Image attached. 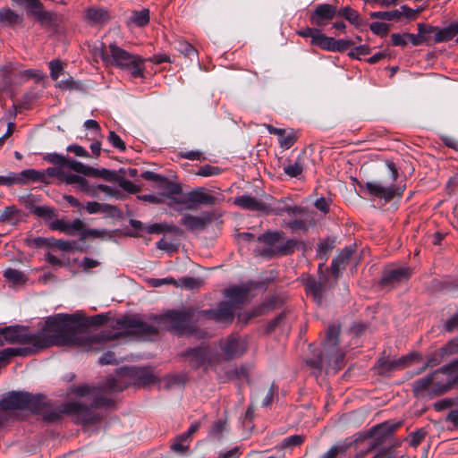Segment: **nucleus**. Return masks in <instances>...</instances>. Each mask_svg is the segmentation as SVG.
Instances as JSON below:
<instances>
[{"mask_svg": "<svg viewBox=\"0 0 458 458\" xmlns=\"http://www.w3.org/2000/svg\"><path fill=\"white\" fill-rule=\"evenodd\" d=\"M79 326L77 315L58 314L49 317L41 331L32 334L28 328L20 326L0 329V345L5 344H28L30 352L54 344H61L68 340Z\"/></svg>", "mask_w": 458, "mask_h": 458, "instance_id": "obj_1", "label": "nucleus"}, {"mask_svg": "<svg viewBox=\"0 0 458 458\" xmlns=\"http://www.w3.org/2000/svg\"><path fill=\"white\" fill-rule=\"evenodd\" d=\"M458 385V359L444 365L431 376L416 380L413 391L417 395L430 397L445 394Z\"/></svg>", "mask_w": 458, "mask_h": 458, "instance_id": "obj_2", "label": "nucleus"}, {"mask_svg": "<svg viewBox=\"0 0 458 458\" xmlns=\"http://www.w3.org/2000/svg\"><path fill=\"white\" fill-rule=\"evenodd\" d=\"M102 59L107 64L129 71L134 78L141 77L145 70L144 60L140 56L128 53L114 43L109 45L108 50L103 51Z\"/></svg>", "mask_w": 458, "mask_h": 458, "instance_id": "obj_3", "label": "nucleus"}, {"mask_svg": "<svg viewBox=\"0 0 458 458\" xmlns=\"http://www.w3.org/2000/svg\"><path fill=\"white\" fill-rule=\"evenodd\" d=\"M458 352V340L453 339L445 345L437 350L433 356L428 358V361H424L422 356L418 352H411L409 355L403 356V367H408L411 364H418L416 371L413 374H420L428 366L438 364L445 356Z\"/></svg>", "mask_w": 458, "mask_h": 458, "instance_id": "obj_4", "label": "nucleus"}, {"mask_svg": "<svg viewBox=\"0 0 458 458\" xmlns=\"http://www.w3.org/2000/svg\"><path fill=\"white\" fill-rule=\"evenodd\" d=\"M398 423L385 422L374 427L369 432L359 436L354 444V449L363 451L376 448L382 442L389 438L397 429Z\"/></svg>", "mask_w": 458, "mask_h": 458, "instance_id": "obj_5", "label": "nucleus"}, {"mask_svg": "<svg viewBox=\"0 0 458 458\" xmlns=\"http://www.w3.org/2000/svg\"><path fill=\"white\" fill-rule=\"evenodd\" d=\"M215 198L204 188H197L190 191L177 204L182 205L186 209H196L199 205H213Z\"/></svg>", "mask_w": 458, "mask_h": 458, "instance_id": "obj_6", "label": "nucleus"}, {"mask_svg": "<svg viewBox=\"0 0 458 458\" xmlns=\"http://www.w3.org/2000/svg\"><path fill=\"white\" fill-rule=\"evenodd\" d=\"M34 397L27 393L11 392L0 401V408L3 410H23L31 408Z\"/></svg>", "mask_w": 458, "mask_h": 458, "instance_id": "obj_7", "label": "nucleus"}, {"mask_svg": "<svg viewBox=\"0 0 458 458\" xmlns=\"http://www.w3.org/2000/svg\"><path fill=\"white\" fill-rule=\"evenodd\" d=\"M436 30L432 25L424 23L418 24V34L403 33V46L411 43L414 47L426 44L432 45V33Z\"/></svg>", "mask_w": 458, "mask_h": 458, "instance_id": "obj_8", "label": "nucleus"}, {"mask_svg": "<svg viewBox=\"0 0 458 458\" xmlns=\"http://www.w3.org/2000/svg\"><path fill=\"white\" fill-rule=\"evenodd\" d=\"M155 189L160 191V196L163 199H168L167 205L174 208L177 201L180 200L179 195L182 193V187L180 184L171 182L165 177H162L157 184L155 185Z\"/></svg>", "mask_w": 458, "mask_h": 458, "instance_id": "obj_9", "label": "nucleus"}, {"mask_svg": "<svg viewBox=\"0 0 458 458\" xmlns=\"http://www.w3.org/2000/svg\"><path fill=\"white\" fill-rule=\"evenodd\" d=\"M221 355L225 359H233L242 355L246 351V343L243 339L230 336L221 341Z\"/></svg>", "mask_w": 458, "mask_h": 458, "instance_id": "obj_10", "label": "nucleus"}, {"mask_svg": "<svg viewBox=\"0 0 458 458\" xmlns=\"http://www.w3.org/2000/svg\"><path fill=\"white\" fill-rule=\"evenodd\" d=\"M360 188L365 193L384 199L386 201L392 199L396 192V188L383 186L378 182H367L365 184H360Z\"/></svg>", "mask_w": 458, "mask_h": 458, "instance_id": "obj_11", "label": "nucleus"}, {"mask_svg": "<svg viewBox=\"0 0 458 458\" xmlns=\"http://www.w3.org/2000/svg\"><path fill=\"white\" fill-rule=\"evenodd\" d=\"M85 225L82 220L76 218L73 221H65L63 219H55L50 223V228L68 235H74L76 233L83 231Z\"/></svg>", "mask_w": 458, "mask_h": 458, "instance_id": "obj_12", "label": "nucleus"}, {"mask_svg": "<svg viewBox=\"0 0 458 458\" xmlns=\"http://www.w3.org/2000/svg\"><path fill=\"white\" fill-rule=\"evenodd\" d=\"M314 45L330 51H344L347 49L351 43L345 40H335L333 38L325 36L320 30L315 38Z\"/></svg>", "mask_w": 458, "mask_h": 458, "instance_id": "obj_13", "label": "nucleus"}, {"mask_svg": "<svg viewBox=\"0 0 458 458\" xmlns=\"http://www.w3.org/2000/svg\"><path fill=\"white\" fill-rule=\"evenodd\" d=\"M335 13L336 8L335 6L331 4H320L316 8L315 12L311 15V23L321 26L332 20Z\"/></svg>", "mask_w": 458, "mask_h": 458, "instance_id": "obj_14", "label": "nucleus"}, {"mask_svg": "<svg viewBox=\"0 0 458 458\" xmlns=\"http://www.w3.org/2000/svg\"><path fill=\"white\" fill-rule=\"evenodd\" d=\"M436 30L432 34V44H437L441 42H447L453 39L458 34V21L452 22L449 26L439 29L438 27L433 26Z\"/></svg>", "mask_w": 458, "mask_h": 458, "instance_id": "obj_15", "label": "nucleus"}, {"mask_svg": "<svg viewBox=\"0 0 458 458\" xmlns=\"http://www.w3.org/2000/svg\"><path fill=\"white\" fill-rule=\"evenodd\" d=\"M298 210L299 208L297 207L291 205L290 200L281 199L273 200L268 204L267 203V210H264V212L275 215H283L284 213L292 215Z\"/></svg>", "mask_w": 458, "mask_h": 458, "instance_id": "obj_16", "label": "nucleus"}, {"mask_svg": "<svg viewBox=\"0 0 458 458\" xmlns=\"http://www.w3.org/2000/svg\"><path fill=\"white\" fill-rule=\"evenodd\" d=\"M64 168H68L70 170H72V171L81 174L83 175L93 176V177L103 176L107 172L106 169L99 171L96 168L88 166V165L82 164L81 162H79L76 160H70V159H67Z\"/></svg>", "mask_w": 458, "mask_h": 458, "instance_id": "obj_17", "label": "nucleus"}, {"mask_svg": "<svg viewBox=\"0 0 458 458\" xmlns=\"http://www.w3.org/2000/svg\"><path fill=\"white\" fill-rule=\"evenodd\" d=\"M234 309L235 307L233 304L223 301L219 304L217 310L208 312V315L217 322L227 323L232 321Z\"/></svg>", "mask_w": 458, "mask_h": 458, "instance_id": "obj_18", "label": "nucleus"}, {"mask_svg": "<svg viewBox=\"0 0 458 458\" xmlns=\"http://www.w3.org/2000/svg\"><path fill=\"white\" fill-rule=\"evenodd\" d=\"M266 238L270 239L269 241H275L276 253H286L295 244L293 241L286 240L281 232L267 233Z\"/></svg>", "mask_w": 458, "mask_h": 458, "instance_id": "obj_19", "label": "nucleus"}, {"mask_svg": "<svg viewBox=\"0 0 458 458\" xmlns=\"http://www.w3.org/2000/svg\"><path fill=\"white\" fill-rule=\"evenodd\" d=\"M210 222L209 216L203 214L201 216H192L186 214L182 216L181 224L189 230H200Z\"/></svg>", "mask_w": 458, "mask_h": 458, "instance_id": "obj_20", "label": "nucleus"}, {"mask_svg": "<svg viewBox=\"0 0 458 458\" xmlns=\"http://www.w3.org/2000/svg\"><path fill=\"white\" fill-rule=\"evenodd\" d=\"M126 373L134 377L136 383L142 386L149 385L157 379L154 372L145 368H133L126 370Z\"/></svg>", "mask_w": 458, "mask_h": 458, "instance_id": "obj_21", "label": "nucleus"}, {"mask_svg": "<svg viewBox=\"0 0 458 458\" xmlns=\"http://www.w3.org/2000/svg\"><path fill=\"white\" fill-rule=\"evenodd\" d=\"M234 204L237 206L248 209V210H257V211H264L267 210V203H263L256 199L254 197L250 195H242L237 197L233 200Z\"/></svg>", "mask_w": 458, "mask_h": 458, "instance_id": "obj_22", "label": "nucleus"}, {"mask_svg": "<svg viewBox=\"0 0 458 458\" xmlns=\"http://www.w3.org/2000/svg\"><path fill=\"white\" fill-rule=\"evenodd\" d=\"M78 190L84 192L86 195L89 197H97L98 191H101L103 192L111 194L112 190L109 186L105 184H98V185H92L89 184V182L84 178L81 177V179L78 182V184L76 185Z\"/></svg>", "mask_w": 458, "mask_h": 458, "instance_id": "obj_23", "label": "nucleus"}, {"mask_svg": "<svg viewBox=\"0 0 458 458\" xmlns=\"http://www.w3.org/2000/svg\"><path fill=\"white\" fill-rule=\"evenodd\" d=\"M49 69H50V74L51 78L54 81H56V86L61 89H68L71 88L72 85V78L58 81L63 70L64 65L63 64L58 60H53L49 63Z\"/></svg>", "mask_w": 458, "mask_h": 458, "instance_id": "obj_24", "label": "nucleus"}, {"mask_svg": "<svg viewBox=\"0 0 458 458\" xmlns=\"http://www.w3.org/2000/svg\"><path fill=\"white\" fill-rule=\"evenodd\" d=\"M165 323L170 324L171 327L176 330H182L186 322V315L182 312L171 311L162 318Z\"/></svg>", "mask_w": 458, "mask_h": 458, "instance_id": "obj_25", "label": "nucleus"}, {"mask_svg": "<svg viewBox=\"0 0 458 458\" xmlns=\"http://www.w3.org/2000/svg\"><path fill=\"white\" fill-rule=\"evenodd\" d=\"M4 276L8 283L14 286L23 285L28 280L27 276L23 272L14 268L4 270Z\"/></svg>", "mask_w": 458, "mask_h": 458, "instance_id": "obj_26", "label": "nucleus"}, {"mask_svg": "<svg viewBox=\"0 0 458 458\" xmlns=\"http://www.w3.org/2000/svg\"><path fill=\"white\" fill-rule=\"evenodd\" d=\"M247 296V291L243 287H232L226 290L225 298L227 299L226 302L233 304L235 307V304L242 302Z\"/></svg>", "mask_w": 458, "mask_h": 458, "instance_id": "obj_27", "label": "nucleus"}, {"mask_svg": "<svg viewBox=\"0 0 458 458\" xmlns=\"http://www.w3.org/2000/svg\"><path fill=\"white\" fill-rule=\"evenodd\" d=\"M352 250L344 249L333 259L331 268L335 276H337L339 271L344 267L345 262L352 256Z\"/></svg>", "mask_w": 458, "mask_h": 458, "instance_id": "obj_28", "label": "nucleus"}, {"mask_svg": "<svg viewBox=\"0 0 458 458\" xmlns=\"http://www.w3.org/2000/svg\"><path fill=\"white\" fill-rule=\"evenodd\" d=\"M28 12L37 20L44 21L49 19L48 14L44 12L43 5L38 0H28Z\"/></svg>", "mask_w": 458, "mask_h": 458, "instance_id": "obj_29", "label": "nucleus"}, {"mask_svg": "<svg viewBox=\"0 0 458 458\" xmlns=\"http://www.w3.org/2000/svg\"><path fill=\"white\" fill-rule=\"evenodd\" d=\"M149 21V11L148 9H141L138 11H132L130 22L137 27L146 26Z\"/></svg>", "mask_w": 458, "mask_h": 458, "instance_id": "obj_30", "label": "nucleus"}, {"mask_svg": "<svg viewBox=\"0 0 458 458\" xmlns=\"http://www.w3.org/2000/svg\"><path fill=\"white\" fill-rule=\"evenodd\" d=\"M47 174L50 176H60L67 184L77 185L81 175L74 174H66L64 171L57 168H47Z\"/></svg>", "mask_w": 458, "mask_h": 458, "instance_id": "obj_31", "label": "nucleus"}, {"mask_svg": "<svg viewBox=\"0 0 458 458\" xmlns=\"http://www.w3.org/2000/svg\"><path fill=\"white\" fill-rule=\"evenodd\" d=\"M87 17L95 23L105 22L110 18L107 11L103 8H89L87 11Z\"/></svg>", "mask_w": 458, "mask_h": 458, "instance_id": "obj_32", "label": "nucleus"}, {"mask_svg": "<svg viewBox=\"0 0 458 458\" xmlns=\"http://www.w3.org/2000/svg\"><path fill=\"white\" fill-rule=\"evenodd\" d=\"M18 177L20 179V183H26L30 181L38 182L43 180L44 173L34 169H26L19 173Z\"/></svg>", "mask_w": 458, "mask_h": 458, "instance_id": "obj_33", "label": "nucleus"}, {"mask_svg": "<svg viewBox=\"0 0 458 458\" xmlns=\"http://www.w3.org/2000/svg\"><path fill=\"white\" fill-rule=\"evenodd\" d=\"M352 448V443L350 444H340L331 447L326 454L320 458H336L351 451Z\"/></svg>", "mask_w": 458, "mask_h": 458, "instance_id": "obj_34", "label": "nucleus"}, {"mask_svg": "<svg viewBox=\"0 0 458 458\" xmlns=\"http://www.w3.org/2000/svg\"><path fill=\"white\" fill-rule=\"evenodd\" d=\"M18 217L19 210L13 206H9L3 210L0 222L13 225L18 221Z\"/></svg>", "mask_w": 458, "mask_h": 458, "instance_id": "obj_35", "label": "nucleus"}, {"mask_svg": "<svg viewBox=\"0 0 458 458\" xmlns=\"http://www.w3.org/2000/svg\"><path fill=\"white\" fill-rule=\"evenodd\" d=\"M451 407H458V394L455 396L446 397L435 403L434 408L440 411Z\"/></svg>", "mask_w": 458, "mask_h": 458, "instance_id": "obj_36", "label": "nucleus"}, {"mask_svg": "<svg viewBox=\"0 0 458 458\" xmlns=\"http://www.w3.org/2000/svg\"><path fill=\"white\" fill-rule=\"evenodd\" d=\"M401 280V269L399 267L387 268L382 277V284H388Z\"/></svg>", "mask_w": 458, "mask_h": 458, "instance_id": "obj_37", "label": "nucleus"}, {"mask_svg": "<svg viewBox=\"0 0 458 458\" xmlns=\"http://www.w3.org/2000/svg\"><path fill=\"white\" fill-rule=\"evenodd\" d=\"M370 17L383 21H399L401 18V13L397 10L389 12H374L370 13Z\"/></svg>", "mask_w": 458, "mask_h": 458, "instance_id": "obj_38", "label": "nucleus"}, {"mask_svg": "<svg viewBox=\"0 0 458 458\" xmlns=\"http://www.w3.org/2000/svg\"><path fill=\"white\" fill-rule=\"evenodd\" d=\"M202 284L201 280L191 278V277H183L177 281L176 287L185 288V289H195L199 288Z\"/></svg>", "mask_w": 458, "mask_h": 458, "instance_id": "obj_39", "label": "nucleus"}, {"mask_svg": "<svg viewBox=\"0 0 458 458\" xmlns=\"http://www.w3.org/2000/svg\"><path fill=\"white\" fill-rule=\"evenodd\" d=\"M302 170L303 166L300 160H296L294 163H290L284 166V172L291 177H296L300 175Z\"/></svg>", "mask_w": 458, "mask_h": 458, "instance_id": "obj_40", "label": "nucleus"}, {"mask_svg": "<svg viewBox=\"0 0 458 458\" xmlns=\"http://www.w3.org/2000/svg\"><path fill=\"white\" fill-rule=\"evenodd\" d=\"M128 327L134 328L135 332H143V333H148L153 334L156 333V329H154L152 327H149L146 325L145 323L137 320V319H131L128 322Z\"/></svg>", "mask_w": 458, "mask_h": 458, "instance_id": "obj_41", "label": "nucleus"}, {"mask_svg": "<svg viewBox=\"0 0 458 458\" xmlns=\"http://www.w3.org/2000/svg\"><path fill=\"white\" fill-rule=\"evenodd\" d=\"M259 242L263 245L264 250L261 254L272 255L276 254L275 241H269L266 238V233L258 238Z\"/></svg>", "mask_w": 458, "mask_h": 458, "instance_id": "obj_42", "label": "nucleus"}, {"mask_svg": "<svg viewBox=\"0 0 458 458\" xmlns=\"http://www.w3.org/2000/svg\"><path fill=\"white\" fill-rule=\"evenodd\" d=\"M303 440H304V437L301 435L290 436L288 437H285L282 441L281 447L282 448L293 447V446L301 445L303 442Z\"/></svg>", "mask_w": 458, "mask_h": 458, "instance_id": "obj_43", "label": "nucleus"}, {"mask_svg": "<svg viewBox=\"0 0 458 458\" xmlns=\"http://www.w3.org/2000/svg\"><path fill=\"white\" fill-rule=\"evenodd\" d=\"M221 172V169L217 166L206 165L201 166L199 171L197 172V175L199 176H214L219 174Z\"/></svg>", "mask_w": 458, "mask_h": 458, "instance_id": "obj_44", "label": "nucleus"}, {"mask_svg": "<svg viewBox=\"0 0 458 458\" xmlns=\"http://www.w3.org/2000/svg\"><path fill=\"white\" fill-rule=\"evenodd\" d=\"M171 447L174 452L183 454L189 448V439L182 440L181 435L174 440Z\"/></svg>", "mask_w": 458, "mask_h": 458, "instance_id": "obj_45", "label": "nucleus"}, {"mask_svg": "<svg viewBox=\"0 0 458 458\" xmlns=\"http://www.w3.org/2000/svg\"><path fill=\"white\" fill-rule=\"evenodd\" d=\"M18 15L10 9H3L0 11V20L9 24L15 23L18 21Z\"/></svg>", "mask_w": 458, "mask_h": 458, "instance_id": "obj_46", "label": "nucleus"}, {"mask_svg": "<svg viewBox=\"0 0 458 458\" xmlns=\"http://www.w3.org/2000/svg\"><path fill=\"white\" fill-rule=\"evenodd\" d=\"M370 30L377 35L384 36L388 32L389 27L384 21H375L370 24Z\"/></svg>", "mask_w": 458, "mask_h": 458, "instance_id": "obj_47", "label": "nucleus"}, {"mask_svg": "<svg viewBox=\"0 0 458 458\" xmlns=\"http://www.w3.org/2000/svg\"><path fill=\"white\" fill-rule=\"evenodd\" d=\"M22 353L23 352H21V351L20 349H14V348H6V349L0 350V363L6 362L13 356H15L17 354H22Z\"/></svg>", "mask_w": 458, "mask_h": 458, "instance_id": "obj_48", "label": "nucleus"}, {"mask_svg": "<svg viewBox=\"0 0 458 458\" xmlns=\"http://www.w3.org/2000/svg\"><path fill=\"white\" fill-rule=\"evenodd\" d=\"M191 357L195 359L198 364L204 363L205 360L209 357V352L206 349L199 348L191 353Z\"/></svg>", "mask_w": 458, "mask_h": 458, "instance_id": "obj_49", "label": "nucleus"}, {"mask_svg": "<svg viewBox=\"0 0 458 458\" xmlns=\"http://www.w3.org/2000/svg\"><path fill=\"white\" fill-rule=\"evenodd\" d=\"M20 179L18 177V174L15 173H10L7 175H0V185H13V184H19Z\"/></svg>", "mask_w": 458, "mask_h": 458, "instance_id": "obj_50", "label": "nucleus"}, {"mask_svg": "<svg viewBox=\"0 0 458 458\" xmlns=\"http://www.w3.org/2000/svg\"><path fill=\"white\" fill-rule=\"evenodd\" d=\"M425 436H426V433L422 429L415 431V432H411L410 434V445L414 447L419 445L424 439Z\"/></svg>", "mask_w": 458, "mask_h": 458, "instance_id": "obj_51", "label": "nucleus"}, {"mask_svg": "<svg viewBox=\"0 0 458 458\" xmlns=\"http://www.w3.org/2000/svg\"><path fill=\"white\" fill-rule=\"evenodd\" d=\"M47 160L53 164L58 165L59 167L57 169H61L63 171L64 169V165L66 164L67 158L58 154H50L47 156Z\"/></svg>", "mask_w": 458, "mask_h": 458, "instance_id": "obj_52", "label": "nucleus"}, {"mask_svg": "<svg viewBox=\"0 0 458 458\" xmlns=\"http://www.w3.org/2000/svg\"><path fill=\"white\" fill-rule=\"evenodd\" d=\"M178 49L181 53H182L185 56L188 57H191L196 55V51L193 48V47L186 41L180 42Z\"/></svg>", "mask_w": 458, "mask_h": 458, "instance_id": "obj_53", "label": "nucleus"}, {"mask_svg": "<svg viewBox=\"0 0 458 458\" xmlns=\"http://www.w3.org/2000/svg\"><path fill=\"white\" fill-rule=\"evenodd\" d=\"M458 188V174L452 175L446 182V191L448 195L455 193Z\"/></svg>", "mask_w": 458, "mask_h": 458, "instance_id": "obj_54", "label": "nucleus"}, {"mask_svg": "<svg viewBox=\"0 0 458 458\" xmlns=\"http://www.w3.org/2000/svg\"><path fill=\"white\" fill-rule=\"evenodd\" d=\"M420 11L421 9L420 8L413 9L403 4V18H406L409 21L414 20Z\"/></svg>", "mask_w": 458, "mask_h": 458, "instance_id": "obj_55", "label": "nucleus"}, {"mask_svg": "<svg viewBox=\"0 0 458 458\" xmlns=\"http://www.w3.org/2000/svg\"><path fill=\"white\" fill-rule=\"evenodd\" d=\"M108 140L114 148H119L121 150L125 149V143L115 132L110 131Z\"/></svg>", "mask_w": 458, "mask_h": 458, "instance_id": "obj_56", "label": "nucleus"}, {"mask_svg": "<svg viewBox=\"0 0 458 458\" xmlns=\"http://www.w3.org/2000/svg\"><path fill=\"white\" fill-rule=\"evenodd\" d=\"M307 291L309 293L312 294L315 301L320 302V286L316 282H310L307 284Z\"/></svg>", "mask_w": 458, "mask_h": 458, "instance_id": "obj_57", "label": "nucleus"}, {"mask_svg": "<svg viewBox=\"0 0 458 458\" xmlns=\"http://www.w3.org/2000/svg\"><path fill=\"white\" fill-rule=\"evenodd\" d=\"M318 32L319 30L318 29L305 28L303 30H299L298 34L303 38H310L311 44L314 45L315 38L318 35Z\"/></svg>", "mask_w": 458, "mask_h": 458, "instance_id": "obj_58", "label": "nucleus"}, {"mask_svg": "<svg viewBox=\"0 0 458 458\" xmlns=\"http://www.w3.org/2000/svg\"><path fill=\"white\" fill-rule=\"evenodd\" d=\"M369 47L366 45H361V46H359V47H353L351 51H350V55L352 56V57H360L362 55H366L368 54H369Z\"/></svg>", "mask_w": 458, "mask_h": 458, "instance_id": "obj_59", "label": "nucleus"}, {"mask_svg": "<svg viewBox=\"0 0 458 458\" xmlns=\"http://www.w3.org/2000/svg\"><path fill=\"white\" fill-rule=\"evenodd\" d=\"M414 171L415 165L411 158H403V176H411Z\"/></svg>", "mask_w": 458, "mask_h": 458, "instance_id": "obj_60", "label": "nucleus"}, {"mask_svg": "<svg viewBox=\"0 0 458 458\" xmlns=\"http://www.w3.org/2000/svg\"><path fill=\"white\" fill-rule=\"evenodd\" d=\"M339 334V330L335 327H331L327 330V345H335L337 336Z\"/></svg>", "mask_w": 458, "mask_h": 458, "instance_id": "obj_61", "label": "nucleus"}, {"mask_svg": "<svg viewBox=\"0 0 458 458\" xmlns=\"http://www.w3.org/2000/svg\"><path fill=\"white\" fill-rule=\"evenodd\" d=\"M295 141V138L292 134L284 136V134L279 137V144L282 148L287 149L291 148Z\"/></svg>", "mask_w": 458, "mask_h": 458, "instance_id": "obj_62", "label": "nucleus"}, {"mask_svg": "<svg viewBox=\"0 0 458 458\" xmlns=\"http://www.w3.org/2000/svg\"><path fill=\"white\" fill-rule=\"evenodd\" d=\"M69 152L74 153L78 157H89V152L80 145H70L67 147Z\"/></svg>", "mask_w": 458, "mask_h": 458, "instance_id": "obj_63", "label": "nucleus"}, {"mask_svg": "<svg viewBox=\"0 0 458 458\" xmlns=\"http://www.w3.org/2000/svg\"><path fill=\"white\" fill-rule=\"evenodd\" d=\"M445 329L448 332H453L455 329H458V314L446 320Z\"/></svg>", "mask_w": 458, "mask_h": 458, "instance_id": "obj_64", "label": "nucleus"}]
</instances>
